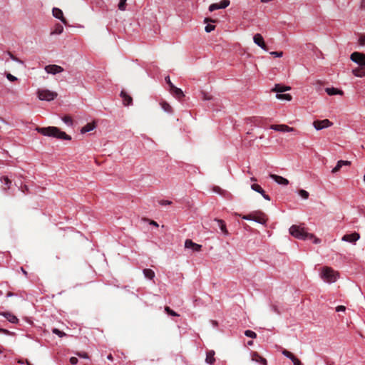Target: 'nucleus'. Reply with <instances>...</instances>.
I'll return each mask as SVG.
<instances>
[{"mask_svg":"<svg viewBox=\"0 0 365 365\" xmlns=\"http://www.w3.org/2000/svg\"><path fill=\"white\" fill-rule=\"evenodd\" d=\"M251 188H252L253 190H255V191H256V192H259V193H260V194H261V193H262V192H264V190L261 187V186H260V185H257V184H252V185H251Z\"/></svg>","mask_w":365,"mask_h":365,"instance_id":"c85d7f7f","label":"nucleus"},{"mask_svg":"<svg viewBox=\"0 0 365 365\" xmlns=\"http://www.w3.org/2000/svg\"><path fill=\"white\" fill-rule=\"evenodd\" d=\"M292 361L294 365H302L301 361L297 357H294Z\"/></svg>","mask_w":365,"mask_h":365,"instance_id":"09e8293b","label":"nucleus"},{"mask_svg":"<svg viewBox=\"0 0 365 365\" xmlns=\"http://www.w3.org/2000/svg\"><path fill=\"white\" fill-rule=\"evenodd\" d=\"M165 311L166 313L170 316L177 317L179 316L175 312H174L173 309H171L169 307H165Z\"/></svg>","mask_w":365,"mask_h":365,"instance_id":"473e14b6","label":"nucleus"},{"mask_svg":"<svg viewBox=\"0 0 365 365\" xmlns=\"http://www.w3.org/2000/svg\"><path fill=\"white\" fill-rule=\"evenodd\" d=\"M143 274L149 279H153L155 277V272L150 269H144Z\"/></svg>","mask_w":365,"mask_h":365,"instance_id":"393cba45","label":"nucleus"},{"mask_svg":"<svg viewBox=\"0 0 365 365\" xmlns=\"http://www.w3.org/2000/svg\"><path fill=\"white\" fill-rule=\"evenodd\" d=\"M253 218L252 220L259 222L260 224H265L267 222L266 215L261 211L252 212Z\"/></svg>","mask_w":365,"mask_h":365,"instance_id":"9d476101","label":"nucleus"},{"mask_svg":"<svg viewBox=\"0 0 365 365\" xmlns=\"http://www.w3.org/2000/svg\"><path fill=\"white\" fill-rule=\"evenodd\" d=\"M333 125L332 122H331L328 119L324 120H317L313 122V126L317 130H322L323 128H329Z\"/></svg>","mask_w":365,"mask_h":365,"instance_id":"423d86ee","label":"nucleus"},{"mask_svg":"<svg viewBox=\"0 0 365 365\" xmlns=\"http://www.w3.org/2000/svg\"><path fill=\"white\" fill-rule=\"evenodd\" d=\"M245 336H248V337H250V338H252V339H255L257 337V334L255 332L251 331V330H246L245 331Z\"/></svg>","mask_w":365,"mask_h":365,"instance_id":"f704fd0d","label":"nucleus"},{"mask_svg":"<svg viewBox=\"0 0 365 365\" xmlns=\"http://www.w3.org/2000/svg\"><path fill=\"white\" fill-rule=\"evenodd\" d=\"M36 93L38 98L41 101H51L58 96V93L56 92L51 91L48 89H38Z\"/></svg>","mask_w":365,"mask_h":365,"instance_id":"39448f33","label":"nucleus"},{"mask_svg":"<svg viewBox=\"0 0 365 365\" xmlns=\"http://www.w3.org/2000/svg\"><path fill=\"white\" fill-rule=\"evenodd\" d=\"M269 177L272 179H273L278 184L287 185L289 183L288 180L284 178H283V177H282V176H279V175H275V174H270Z\"/></svg>","mask_w":365,"mask_h":365,"instance_id":"2eb2a0df","label":"nucleus"},{"mask_svg":"<svg viewBox=\"0 0 365 365\" xmlns=\"http://www.w3.org/2000/svg\"><path fill=\"white\" fill-rule=\"evenodd\" d=\"M299 194L304 199H307L309 196V192L304 190H300Z\"/></svg>","mask_w":365,"mask_h":365,"instance_id":"c9c22d12","label":"nucleus"},{"mask_svg":"<svg viewBox=\"0 0 365 365\" xmlns=\"http://www.w3.org/2000/svg\"><path fill=\"white\" fill-rule=\"evenodd\" d=\"M252 344H253L252 341H248V345H252Z\"/></svg>","mask_w":365,"mask_h":365,"instance_id":"774afa93","label":"nucleus"},{"mask_svg":"<svg viewBox=\"0 0 365 365\" xmlns=\"http://www.w3.org/2000/svg\"><path fill=\"white\" fill-rule=\"evenodd\" d=\"M282 354L284 356H285L286 357L289 358L290 360H293V359L294 357H296L292 352L286 350V349H284L282 351Z\"/></svg>","mask_w":365,"mask_h":365,"instance_id":"c756f323","label":"nucleus"},{"mask_svg":"<svg viewBox=\"0 0 365 365\" xmlns=\"http://www.w3.org/2000/svg\"><path fill=\"white\" fill-rule=\"evenodd\" d=\"M270 128L276 131L279 132H293L295 131V129L292 127H289L287 125L280 124V125H272Z\"/></svg>","mask_w":365,"mask_h":365,"instance_id":"6e6552de","label":"nucleus"},{"mask_svg":"<svg viewBox=\"0 0 365 365\" xmlns=\"http://www.w3.org/2000/svg\"><path fill=\"white\" fill-rule=\"evenodd\" d=\"M159 204L161 205H171L172 202L170 200H161L159 201Z\"/></svg>","mask_w":365,"mask_h":365,"instance_id":"c03bdc74","label":"nucleus"},{"mask_svg":"<svg viewBox=\"0 0 365 365\" xmlns=\"http://www.w3.org/2000/svg\"><path fill=\"white\" fill-rule=\"evenodd\" d=\"M213 191L220 194L222 193V189L218 186H215L213 187Z\"/></svg>","mask_w":365,"mask_h":365,"instance_id":"864d4df0","label":"nucleus"},{"mask_svg":"<svg viewBox=\"0 0 365 365\" xmlns=\"http://www.w3.org/2000/svg\"><path fill=\"white\" fill-rule=\"evenodd\" d=\"M289 233L294 237L299 240H306L314 238V242L317 244L320 242V240L315 237L314 235L307 232L304 227H301L298 225H292L289 228Z\"/></svg>","mask_w":365,"mask_h":365,"instance_id":"7ed1b4c3","label":"nucleus"},{"mask_svg":"<svg viewBox=\"0 0 365 365\" xmlns=\"http://www.w3.org/2000/svg\"><path fill=\"white\" fill-rule=\"evenodd\" d=\"M120 97L123 99V103L124 106H130L133 103V98L132 97L128 95L125 91H122L120 92Z\"/></svg>","mask_w":365,"mask_h":365,"instance_id":"4468645a","label":"nucleus"},{"mask_svg":"<svg viewBox=\"0 0 365 365\" xmlns=\"http://www.w3.org/2000/svg\"><path fill=\"white\" fill-rule=\"evenodd\" d=\"M361 7L365 8V1H363L361 3Z\"/></svg>","mask_w":365,"mask_h":365,"instance_id":"0e129e2a","label":"nucleus"},{"mask_svg":"<svg viewBox=\"0 0 365 365\" xmlns=\"http://www.w3.org/2000/svg\"><path fill=\"white\" fill-rule=\"evenodd\" d=\"M242 217L245 220H252V218H253V215H252V212L249 214V215H242Z\"/></svg>","mask_w":365,"mask_h":365,"instance_id":"de8ad7c7","label":"nucleus"},{"mask_svg":"<svg viewBox=\"0 0 365 365\" xmlns=\"http://www.w3.org/2000/svg\"><path fill=\"white\" fill-rule=\"evenodd\" d=\"M78 356L80 357H82V358H88V354L85 352L83 353H77L76 354Z\"/></svg>","mask_w":365,"mask_h":365,"instance_id":"6e6d98bb","label":"nucleus"},{"mask_svg":"<svg viewBox=\"0 0 365 365\" xmlns=\"http://www.w3.org/2000/svg\"><path fill=\"white\" fill-rule=\"evenodd\" d=\"M261 195L263 196V197L267 200H270V197L268 195H267L265 193V192L264 191V192L261 193Z\"/></svg>","mask_w":365,"mask_h":365,"instance_id":"4d7b16f0","label":"nucleus"},{"mask_svg":"<svg viewBox=\"0 0 365 365\" xmlns=\"http://www.w3.org/2000/svg\"><path fill=\"white\" fill-rule=\"evenodd\" d=\"M170 91L178 99H181L184 97L182 91L175 86H172V89Z\"/></svg>","mask_w":365,"mask_h":365,"instance_id":"6ab92c4d","label":"nucleus"},{"mask_svg":"<svg viewBox=\"0 0 365 365\" xmlns=\"http://www.w3.org/2000/svg\"><path fill=\"white\" fill-rule=\"evenodd\" d=\"M2 315L10 322L13 324H16L19 322V319L16 316L9 313V312H4Z\"/></svg>","mask_w":365,"mask_h":365,"instance_id":"5701e85b","label":"nucleus"},{"mask_svg":"<svg viewBox=\"0 0 365 365\" xmlns=\"http://www.w3.org/2000/svg\"><path fill=\"white\" fill-rule=\"evenodd\" d=\"M215 21H216V20H213V19H208V18H205V20H204L205 23L215 22Z\"/></svg>","mask_w":365,"mask_h":365,"instance_id":"13d9d810","label":"nucleus"},{"mask_svg":"<svg viewBox=\"0 0 365 365\" xmlns=\"http://www.w3.org/2000/svg\"><path fill=\"white\" fill-rule=\"evenodd\" d=\"M270 54L274 57H282L283 56L282 51H272Z\"/></svg>","mask_w":365,"mask_h":365,"instance_id":"a19ab883","label":"nucleus"},{"mask_svg":"<svg viewBox=\"0 0 365 365\" xmlns=\"http://www.w3.org/2000/svg\"><path fill=\"white\" fill-rule=\"evenodd\" d=\"M215 26L214 25L208 24L205 26V30L206 32L210 33L215 29Z\"/></svg>","mask_w":365,"mask_h":365,"instance_id":"ea45409f","label":"nucleus"},{"mask_svg":"<svg viewBox=\"0 0 365 365\" xmlns=\"http://www.w3.org/2000/svg\"><path fill=\"white\" fill-rule=\"evenodd\" d=\"M108 359L112 361L113 360V356L111 354H109L108 356H107Z\"/></svg>","mask_w":365,"mask_h":365,"instance_id":"680f3d73","label":"nucleus"},{"mask_svg":"<svg viewBox=\"0 0 365 365\" xmlns=\"http://www.w3.org/2000/svg\"><path fill=\"white\" fill-rule=\"evenodd\" d=\"M252 360L259 363L262 365H267V360L260 356L257 352H252Z\"/></svg>","mask_w":365,"mask_h":365,"instance_id":"a211bd4d","label":"nucleus"},{"mask_svg":"<svg viewBox=\"0 0 365 365\" xmlns=\"http://www.w3.org/2000/svg\"><path fill=\"white\" fill-rule=\"evenodd\" d=\"M21 271L23 272V273L25 274V275H27V272L23 268L21 267Z\"/></svg>","mask_w":365,"mask_h":365,"instance_id":"e2e57ef3","label":"nucleus"},{"mask_svg":"<svg viewBox=\"0 0 365 365\" xmlns=\"http://www.w3.org/2000/svg\"><path fill=\"white\" fill-rule=\"evenodd\" d=\"M165 81H166L167 83L169 85L170 91L172 89V86H174V85L171 82L169 76L165 77Z\"/></svg>","mask_w":365,"mask_h":365,"instance_id":"8fccbe9b","label":"nucleus"},{"mask_svg":"<svg viewBox=\"0 0 365 365\" xmlns=\"http://www.w3.org/2000/svg\"><path fill=\"white\" fill-rule=\"evenodd\" d=\"M201 95H202V99L204 101H208V100H211L212 98V97L210 95L207 94V93H205L204 91L201 92Z\"/></svg>","mask_w":365,"mask_h":365,"instance_id":"58836bf2","label":"nucleus"},{"mask_svg":"<svg viewBox=\"0 0 365 365\" xmlns=\"http://www.w3.org/2000/svg\"><path fill=\"white\" fill-rule=\"evenodd\" d=\"M351 164V161L348 160H339L336 163V165L332 169V173H336L340 170L343 165H350Z\"/></svg>","mask_w":365,"mask_h":365,"instance_id":"f3484780","label":"nucleus"},{"mask_svg":"<svg viewBox=\"0 0 365 365\" xmlns=\"http://www.w3.org/2000/svg\"><path fill=\"white\" fill-rule=\"evenodd\" d=\"M1 180H4L5 184L8 185V187H9L10 185L11 184V181L9 179V178L4 176Z\"/></svg>","mask_w":365,"mask_h":365,"instance_id":"a18cd8bd","label":"nucleus"},{"mask_svg":"<svg viewBox=\"0 0 365 365\" xmlns=\"http://www.w3.org/2000/svg\"><path fill=\"white\" fill-rule=\"evenodd\" d=\"M350 59L358 65V67L352 70V73L356 77L365 76V53L360 52H353L350 56Z\"/></svg>","mask_w":365,"mask_h":365,"instance_id":"f257e3e1","label":"nucleus"},{"mask_svg":"<svg viewBox=\"0 0 365 365\" xmlns=\"http://www.w3.org/2000/svg\"><path fill=\"white\" fill-rule=\"evenodd\" d=\"M52 332L56 335H58L59 337H63L64 336H66V333H64L63 331L59 330L58 329H56V328H53L52 329Z\"/></svg>","mask_w":365,"mask_h":365,"instance_id":"2f4dec72","label":"nucleus"},{"mask_svg":"<svg viewBox=\"0 0 365 365\" xmlns=\"http://www.w3.org/2000/svg\"><path fill=\"white\" fill-rule=\"evenodd\" d=\"M62 120L67 125H71L73 124L72 118L69 115H65L62 118Z\"/></svg>","mask_w":365,"mask_h":365,"instance_id":"7c9ffc66","label":"nucleus"},{"mask_svg":"<svg viewBox=\"0 0 365 365\" xmlns=\"http://www.w3.org/2000/svg\"><path fill=\"white\" fill-rule=\"evenodd\" d=\"M52 13H53V16L55 18L60 19L62 21V23L64 24L65 25L67 24V21L64 18L63 11L60 9L53 8L52 10Z\"/></svg>","mask_w":365,"mask_h":365,"instance_id":"ddd939ff","label":"nucleus"},{"mask_svg":"<svg viewBox=\"0 0 365 365\" xmlns=\"http://www.w3.org/2000/svg\"><path fill=\"white\" fill-rule=\"evenodd\" d=\"M325 91L327 93L329 96H334V95H343L344 92L341 90H339L338 88H327L325 89Z\"/></svg>","mask_w":365,"mask_h":365,"instance_id":"4be33fe9","label":"nucleus"},{"mask_svg":"<svg viewBox=\"0 0 365 365\" xmlns=\"http://www.w3.org/2000/svg\"><path fill=\"white\" fill-rule=\"evenodd\" d=\"M338 276L339 273L329 267H324L321 273V277L329 283L334 282Z\"/></svg>","mask_w":365,"mask_h":365,"instance_id":"20e7f679","label":"nucleus"},{"mask_svg":"<svg viewBox=\"0 0 365 365\" xmlns=\"http://www.w3.org/2000/svg\"><path fill=\"white\" fill-rule=\"evenodd\" d=\"M63 31V27L60 24H57L55 26L54 30L51 32V34H61Z\"/></svg>","mask_w":365,"mask_h":365,"instance_id":"cd10ccee","label":"nucleus"},{"mask_svg":"<svg viewBox=\"0 0 365 365\" xmlns=\"http://www.w3.org/2000/svg\"><path fill=\"white\" fill-rule=\"evenodd\" d=\"M150 225H154L155 227H158V224L155 221H153V220H152L150 222Z\"/></svg>","mask_w":365,"mask_h":365,"instance_id":"052dcab7","label":"nucleus"},{"mask_svg":"<svg viewBox=\"0 0 365 365\" xmlns=\"http://www.w3.org/2000/svg\"><path fill=\"white\" fill-rule=\"evenodd\" d=\"M276 98L279 100H286V101H291L292 97L290 94H282V93H277L276 95Z\"/></svg>","mask_w":365,"mask_h":365,"instance_id":"bb28decb","label":"nucleus"},{"mask_svg":"<svg viewBox=\"0 0 365 365\" xmlns=\"http://www.w3.org/2000/svg\"><path fill=\"white\" fill-rule=\"evenodd\" d=\"M291 87L287 86H284L282 84H276L274 87L272 89V92H275L277 93H281L287 91H289Z\"/></svg>","mask_w":365,"mask_h":365,"instance_id":"dca6fc26","label":"nucleus"},{"mask_svg":"<svg viewBox=\"0 0 365 365\" xmlns=\"http://www.w3.org/2000/svg\"><path fill=\"white\" fill-rule=\"evenodd\" d=\"M95 128H96L95 123H87L85 126H83L81 128V132L82 133H86L87 132L93 130Z\"/></svg>","mask_w":365,"mask_h":365,"instance_id":"b1692460","label":"nucleus"},{"mask_svg":"<svg viewBox=\"0 0 365 365\" xmlns=\"http://www.w3.org/2000/svg\"><path fill=\"white\" fill-rule=\"evenodd\" d=\"M45 71L48 73H51V74H56V73H61L63 71V68L60 66H58V65H55V64H52V65H48L45 67Z\"/></svg>","mask_w":365,"mask_h":365,"instance_id":"1a4fd4ad","label":"nucleus"},{"mask_svg":"<svg viewBox=\"0 0 365 365\" xmlns=\"http://www.w3.org/2000/svg\"><path fill=\"white\" fill-rule=\"evenodd\" d=\"M160 106L162 107V108L165 111V112H168V113H172L173 112V108L171 107V106L167 102L165 101H163L160 103Z\"/></svg>","mask_w":365,"mask_h":365,"instance_id":"a878e982","label":"nucleus"},{"mask_svg":"<svg viewBox=\"0 0 365 365\" xmlns=\"http://www.w3.org/2000/svg\"><path fill=\"white\" fill-rule=\"evenodd\" d=\"M185 247L192 249L193 251L200 252L202 246L200 245L193 242L191 240H186L185 242Z\"/></svg>","mask_w":365,"mask_h":365,"instance_id":"f8f14e48","label":"nucleus"},{"mask_svg":"<svg viewBox=\"0 0 365 365\" xmlns=\"http://www.w3.org/2000/svg\"><path fill=\"white\" fill-rule=\"evenodd\" d=\"M0 333H3V334H12L9 330L5 329H2V328H0Z\"/></svg>","mask_w":365,"mask_h":365,"instance_id":"5fc2aeb1","label":"nucleus"},{"mask_svg":"<svg viewBox=\"0 0 365 365\" xmlns=\"http://www.w3.org/2000/svg\"><path fill=\"white\" fill-rule=\"evenodd\" d=\"M70 363L71 364H73V365L76 364L78 363V359L76 357H74V356L71 357L70 359Z\"/></svg>","mask_w":365,"mask_h":365,"instance_id":"3c124183","label":"nucleus"},{"mask_svg":"<svg viewBox=\"0 0 365 365\" xmlns=\"http://www.w3.org/2000/svg\"><path fill=\"white\" fill-rule=\"evenodd\" d=\"M8 54L9 55L10 58L15 61H17V62H19V63H22V61L21 60H19L17 57H16L15 56H14L11 52H8Z\"/></svg>","mask_w":365,"mask_h":365,"instance_id":"49530a36","label":"nucleus"},{"mask_svg":"<svg viewBox=\"0 0 365 365\" xmlns=\"http://www.w3.org/2000/svg\"><path fill=\"white\" fill-rule=\"evenodd\" d=\"M215 221L217 223L219 227L220 228L222 232L225 235H229V232L227 229V227H226V224L225 222V221H223L222 220H220V219H215Z\"/></svg>","mask_w":365,"mask_h":365,"instance_id":"aec40b11","label":"nucleus"},{"mask_svg":"<svg viewBox=\"0 0 365 365\" xmlns=\"http://www.w3.org/2000/svg\"><path fill=\"white\" fill-rule=\"evenodd\" d=\"M359 238H360V235L358 232H354L351 234L344 235L342 237L341 240L348 242H351V243H355L357 240H359Z\"/></svg>","mask_w":365,"mask_h":365,"instance_id":"0eeeda50","label":"nucleus"},{"mask_svg":"<svg viewBox=\"0 0 365 365\" xmlns=\"http://www.w3.org/2000/svg\"><path fill=\"white\" fill-rule=\"evenodd\" d=\"M4 351L3 347L0 345V354L2 353Z\"/></svg>","mask_w":365,"mask_h":365,"instance_id":"69168bd1","label":"nucleus"},{"mask_svg":"<svg viewBox=\"0 0 365 365\" xmlns=\"http://www.w3.org/2000/svg\"><path fill=\"white\" fill-rule=\"evenodd\" d=\"M36 130L43 135L53 137L58 139L71 140L70 135L61 131L58 128L54 126L36 127Z\"/></svg>","mask_w":365,"mask_h":365,"instance_id":"f03ea898","label":"nucleus"},{"mask_svg":"<svg viewBox=\"0 0 365 365\" xmlns=\"http://www.w3.org/2000/svg\"><path fill=\"white\" fill-rule=\"evenodd\" d=\"M230 0H222L219 4L221 9H225L230 5Z\"/></svg>","mask_w":365,"mask_h":365,"instance_id":"72a5a7b5","label":"nucleus"},{"mask_svg":"<svg viewBox=\"0 0 365 365\" xmlns=\"http://www.w3.org/2000/svg\"><path fill=\"white\" fill-rule=\"evenodd\" d=\"M215 354L213 350L207 351L205 361L209 364H212L215 361Z\"/></svg>","mask_w":365,"mask_h":365,"instance_id":"412c9836","label":"nucleus"},{"mask_svg":"<svg viewBox=\"0 0 365 365\" xmlns=\"http://www.w3.org/2000/svg\"><path fill=\"white\" fill-rule=\"evenodd\" d=\"M359 43L361 46H365V36L361 35L359 38Z\"/></svg>","mask_w":365,"mask_h":365,"instance_id":"79ce46f5","label":"nucleus"},{"mask_svg":"<svg viewBox=\"0 0 365 365\" xmlns=\"http://www.w3.org/2000/svg\"><path fill=\"white\" fill-rule=\"evenodd\" d=\"M126 1L127 0H120L118 4V9L120 10L124 11L125 9Z\"/></svg>","mask_w":365,"mask_h":365,"instance_id":"4c0bfd02","label":"nucleus"},{"mask_svg":"<svg viewBox=\"0 0 365 365\" xmlns=\"http://www.w3.org/2000/svg\"><path fill=\"white\" fill-rule=\"evenodd\" d=\"M346 310V307L343 305L338 306L336 308V312H344Z\"/></svg>","mask_w":365,"mask_h":365,"instance_id":"603ef678","label":"nucleus"},{"mask_svg":"<svg viewBox=\"0 0 365 365\" xmlns=\"http://www.w3.org/2000/svg\"><path fill=\"white\" fill-rule=\"evenodd\" d=\"M221 9V8L220 7V4H217V3L212 4L209 6V11H211V12L214 11H215L217 9Z\"/></svg>","mask_w":365,"mask_h":365,"instance_id":"e433bc0d","label":"nucleus"},{"mask_svg":"<svg viewBox=\"0 0 365 365\" xmlns=\"http://www.w3.org/2000/svg\"><path fill=\"white\" fill-rule=\"evenodd\" d=\"M6 78L10 81H17V78L15 77L14 76L11 75V73H7L6 74Z\"/></svg>","mask_w":365,"mask_h":365,"instance_id":"37998d69","label":"nucleus"},{"mask_svg":"<svg viewBox=\"0 0 365 365\" xmlns=\"http://www.w3.org/2000/svg\"><path fill=\"white\" fill-rule=\"evenodd\" d=\"M27 365H32L27 359L26 360Z\"/></svg>","mask_w":365,"mask_h":365,"instance_id":"338daca9","label":"nucleus"},{"mask_svg":"<svg viewBox=\"0 0 365 365\" xmlns=\"http://www.w3.org/2000/svg\"><path fill=\"white\" fill-rule=\"evenodd\" d=\"M210 322L213 325V327H215L218 326V322L217 321H215V320H211Z\"/></svg>","mask_w":365,"mask_h":365,"instance_id":"bf43d9fd","label":"nucleus"},{"mask_svg":"<svg viewBox=\"0 0 365 365\" xmlns=\"http://www.w3.org/2000/svg\"><path fill=\"white\" fill-rule=\"evenodd\" d=\"M255 43L261 47L263 50L267 51L268 48L264 41L262 36L259 34H257L253 37Z\"/></svg>","mask_w":365,"mask_h":365,"instance_id":"9b49d317","label":"nucleus"}]
</instances>
